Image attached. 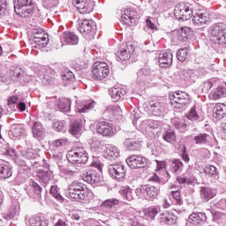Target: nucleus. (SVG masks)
Segmentation results:
<instances>
[{
	"mask_svg": "<svg viewBox=\"0 0 226 226\" xmlns=\"http://www.w3.org/2000/svg\"><path fill=\"white\" fill-rule=\"evenodd\" d=\"M124 146L129 151H139L140 149V143L132 139H127L124 141Z\"/></svg>",
	"mask_w": 226,
	"mask_h": 226,
	"instance_id": "a18cd8bd",
	"label": "nucleus"
},
{
	"mask_svg": "<svg viewBox=\"0 0 226 226\" xmlns=\"http://www.w3.org/2000/svg\"><path fill=\"white\" fill-rule=\"evenodd\" d=\"M200 199L203 202H207L215 197V192L209 187L203 186L200 191Z\"/></svg>",
	"mask_w": 226,
	"mask_h": 226,
	"instance_id": "e433bc0d",
	"label": "nucleus"
},
{
	"mask_svg": "<svg viewBox=\"0 0 226 226\" xmlns=\"http://www.w3.org/2000/svg\"><path fill=\"white\" fill-rule=\"evenodd\" d=\"M135 193H136L137 197H139V199H145V200H146V185L138 187L135 190Z\"/></svg>",
	"mask_w": 226,
	"mask_h": 226,
	"instance_id": "0e129e2a",
	"label": "nucleus"
},
{
	"mask_svg": "<svg viewBox=\"0 0 226 226\" xmlns=\"http://www.w3.org/2000/svg\"><path fill=\"white\" fill-rule=\"evenodd\" d=\"M162 211L160 206H153L149 207L145 210L146 218H149L150 220H154L156 215Z\"/></svg>",
	"mask_w": 226,
	"mask_h": 226,
	"instance_id": "ea45409f",
	"label": "nucleus"
},
{
	"mask_svg": "<svg viewBox=\"0 0 226 226\" xmlns=\"http://www.w3.org/2000/svg\"><path fill=\"white\" fill-rule=\"evenodd\" d=\"M121 20L125 26H132L137 22V18H135V11L130 9H126L122 15Z\"/></svg>",
	"mask_w": 226,
	"mask_h": 226,
	"instance_id": "c85d7f7f",
	"label": "nucleus"
},
{
	"mask_svg": "<svg viewBox=\"0 0 226 226\" xmlns=\"http://www.w3.org/2000/svg\"><path fill=\"white\" fill-rule=\"evenodd\" d=\"M91 165L92 167L97 169L99 172H102V170H103V164L102 163V162H100V159H98L97 157L94 158Z\"/></svg>",
	"mask_w": 226,
	"mask_h": 226,
	"instance_id": "69168bd1",
	"label": "nucleus"
},
{
	"mask_svg": "<svg viewBox=\"0 0 226 226\" xmlns=\"http://www.w3.org/2000/svg\"><path fill=\"white\" fill-rule=\"evenodd\" d=\"M170 103L175 109H185L190 104V95L186 92L177 91L170 94Z\"/></svg>",
	"mask_w": 226,
	"mask_h": 226,
	"instance_id": "f03ea898",
	"label": "nucleus"
},
{
	"mask_svg": "<svg viewBox=\"0 0 226 226\" xmlns=\"http://www.w3.org/2000/svg\"><path fill=\"white\" fill-rule=\"evenodd\" d=\"M38 177L42 181V183H49L52 179V171L40 170L37 173Z\"/></svg>",
	"mask_w": 226,
	"mask_h": 226,
	"instance_id": "79ce46f5",
	"label": "nucleus"
},
{
	"mask_svg": "<svg viewBox=\"0 0 226 226\" xmlns=\"http://www.w3.org/2000/svg\"><path fill=\"white\" fill-rule=\"evenodd\" d=\"M160 193V187L146 185V200H154Z\"/></svg>",
	"mask_w": 226,
	"mask_h": 226,
	"instance_id": "58836bf2",
	"label": "nucleus"
},
{
	"mask_svg": "<svg viewBox=\"0 0 226 226\" xmlns=\"http://www.w3.org/2000/svg\"><path fill=\"white\" fill-rule=\"evenodd\" d=\"M119 204H121V201L117 198H110L104 200L100 207L102 209L105 216H113V218L120 220L119 213L116 214V207L119 206Z\"/></svg>",
	"mask_w": 226,
	"mask_h": 226,
	"instance_id": "20e7f679",
	"label": "nucleus"
},
{
	"mask_svg": "<svg viewBox=\"0 0 226 226\" xmlns=\"http://www.w3.org/2000/svg\"><path fill=\"white\" fill-rule=\"evenodd\" d=\"M179 149L181 151L182 160H184V162H185V163H188V162H190V156L186 153V146L180 145Z\"/></svg>",
	"mask_w": 226,
	"mask_h": 226,
	"instance_id": "680f3d73",
	"label": "nucleus"
},
{
	"mask_svg": "<svg viewBox=\"0 0 226 226\" xmlns=\"http://www.w3.org/2000/svg\"><path fill=\"white\" fill-rule=\"evenodd\" d=\"M171 124L173 126L179 130L182 133H185L188 130V124L185 118L174 117L171 119Z\"/></svg>",
	"mask_w": 226,
	"mask_h": 226,
	"instance_id": "72a5a7b5",
	"label": "nucleus"
},
{
	"mask_svg": "<svg viewBox=\"0 0 226 226\" xmlns=\"http://www.w3.org/2000/svg\"><path fill=\"white\" fill-rule=\"evenodd\" d=\"M62 42L67 45H77L79 43V36L73 32H64L62 34Z\"/></svg>",
	"mask_w": 226,
	"mask_h": 226,
	"instance_id": "c756f323",
	"label": "nucleus"
},
{
	"mask_svg": "<svg viewBox=\"0 0 226 226\" xmlns=\"http://www.w3.org/2000/svg\"><path fill=\"white\" fill-rule=\"evenodd\" d=\"M34 11L33 0H16L14 3V11L19 17H29Z\"/></svg>",
	"mask_w": 226,
	"mask_h": 226,
	"instance_id": "f257e3e1",
	"label": "nucleus"
},
{
	"mask_svg": "<svg viewBox=\"0 0 226 226\" xmlns=\"http://www.w3.org/2000/svg\"><path fill=\"white\" fill-rule=\"evenodd\" d=\"M11 132L13 137H16V139H19V137H22V125L20 124L12 125L11 128Z\"/></svg>",
	"mask_w": 226,
	"mask_h": 226,
	"instance_id": "4d7b16f0",
	"label": "nucleus"
},
{
	"mask_svg": "<svg viewBox=\"0 0 226 226\" xmlns=\"http://www.w3.org/2000/svg\"><path fill=\"white\" fill-rule=\"evenodd\" d=\"M3 154H4L5 156H11V158L17 156V151H15V149L11 148V147H7L5 148V150L3 151Z\"/></svg>",
	"mask_w": 226,
	"mask_h": 226,
	"instance_id": "774afa93",
	"label": "nucleus"
},
{
	"mask_svg": "<svg viewBox=\"0 0 226 226\" xmlns=\"http://www.w3.org/2000/svg\"><path fill=\"white\" fill-rule=\"evenodd\" d=\"M20 154L24 156V158H26V160H34V158H36V152L33 148H28L26 150H20L22 149L21 147H19Z\"/></svg>",
	"mask_w": 226,
	"mask_h": 226,
	"instance_id": "49530a36",
	"label": "nucleus"
},
{
	"mask_svg": "<svg viewBox=\"0 0 226 226\" xmlns=\"http://www.w3.org/2000/svg\"><path fill=\"white\" fill-rule=\"evenodd\" d=\"M72 4L82 15L93 11V3L91 0H72Z\"/></svg>",
	"mask_w": 226,
	"mask_h": 226,
	"instance_id": "2eb2a0df",
	"label": "nucleus"
},
{
	"mask_svg": "<svg viewBox=\"0 0 226 226\" xmlns=\"http://www.w3.org/2000/svg\"><path fill=\"white\" fill-rule=\"evenodd\" d=\"M149 110L153 116H163L165 114V103L158 101H151L149 102Z\"/></svg>",
	"mask_w": 226,
	"mask_h": 226,
	"instance_id": "412c9836",
	"label": "nucleus"
},
{
	"mask_svg": "<svg viewBox=\"0 0 226 226\" xmlns=\"http://www.w3.org/2000/svg\"><path fill=\"white\" fill-rule=\"evenodd\" d=\"M81 177L84 181L89 185H94V186H99V185H102V179H103L102 175L94 170H87L83 171Z\"/></svg>",
	"mask_w": 226,
	"mask_h": 226,
	"instance_id": "f8f14e48",
	"label": "nucleus"
},
{
	"mask_svg": "<svg viewBox=\"0 0 226 226\" xmlns=\"http://www.w3.org/2000/svg\"><path fill=\"white\" fill-rule=\"evenodd\" d=\"M34 43H40V40H42L43 45H49V34L41 28L35 27L33 30Z\"/></svg>",
	"mask_w": 226,
	"mask_h": 226,
	"instance_id": "a878e982",
	"label": "nucleus"
},
{
	"mask_svg": "<svg viewBox=\"0 0 226 226\" xmlns=\"http://www.w3.org/2000/svg\"><path fill=\"white\" fill-rule=\"evenodd\" d=\"M50 72H52V69H47L45 67H42L41 69V72L38 77L41 82L44 84V86H47V84H50L52 82V77L49 76V74H45V73H50Z\"/></svg>",
	"mask_w": 226,
	"mask_h": 226,
	"instance_id": "4c0bfd02",
	"label": "nucleus"
},
{
	"mask_svg": "<svg viewBox=\"0 0 226 226\" xmlns=\"http://www.w3.org/2000/svg\"><path fill=\"white\" fill-rule=\"evenodd\" d=\"M186 117L190 121H198L199 113H197V108L195 106L191 109L189 113L186 115Z\"/></svg>",
	"mask_w": 226,
	"mask_h": 226,
	"instance_id": "13d9d810",
	"label": "nucleus"
},
{
	"mask_svg": "<svg viewBox=\"0 0 226 226\" xmlns=\"http://www.w3.org/2000/svg\"><path fill=\"white\" fill-rule=\"evenodd\" d=\"M66 158L70 163L73 164L86 163L89 160L87 151H86L84 147H79L75 150L69 151Z\"/></svg>",
	"mask_w": 226,
	"mask_h": 226,
	"instance_id": "39448f33",
	"label": "nucleus"
},
{
	"mask_svg": "<svg viewBox=\"0 0 226 226\" xmlns=\"http://www.w3.org/2000/svg\"><path fill=\"white\" fill-rule=\"evenodd\" d=\"M92 73L95 80H103V79H107L109 73H110L109 64L105 62H95L92 68Z\"/></svg>",
	"mask_w": 226,
	"mask_h": 226,
	"instance_id": "0eeeda50",
	"label": "nucleus"
},
{
	"mask_svg": "<svg viewBox=\"0 0 226 226\" xmlns=\"http://www.w3.org/2000/svg\"><path fill=\"white\" fill-rule=\"evenodd\" d=\"M172 57L173 56L170 52L160 53L158 56L160 66L162 68H169L172 64Z\"/></svg>",
	"mask_w": 226,
	"mask_h": 226,
	"instance_id": "7c9ffc66",
	"label": "nucleus"
},
{
	"mask_svg": "<svg viewBox=\"0 0 226 226\" xmlns=\"http://www.w3.org/2000/svg\"><path fill=\"white\" fill-rule=\"evenodd\" d=\"M211 36L216 38V42L219 45H225L226 43V24L217 23L212 26L210 29Z\"/></svg>",
	"mask_w": 226,
	"mask_h": 226,
	"instance_id": "6e6552de",
	"label": "nucleus"
},
{
	"mask_svg": "<svg viewBox=\"0 0 226 226\" xmlns=\"http://www.w3.org/2000/svg\"><path fill=\"white\" fill-rule=\"evenodd\" d=\"M79 31L83 36L94 39L96 34V23L93 19H84L79 23Z\"/></svg>",
	"mask_w": 226,
	"mask_h": 226,
	"instance_id": "1a4fd4ad",
	"label": "nucleus"
},
{
	"mask_svg": "<svg viewBox=\"0 0 226 226\" xmlns=\"http://www.w3.org/2000/svg\"><path fill=\"white\" fill-rule=\"evenodd\" d=\"M94 105H96V102L94 101H87L83 104L78 105L76 107V110L79 114H86V112H89V110L94 109Z\"/></svg>",
	"mask_w": 226,
	"mask_h": 226,
	"instance_id": "c9c22d12",
	"label": "nucleus"
},
{
	"mask_svg": "<svg viewBox=\"0 0 226 226\" xmlns=\"http://www.w3.org/2000/svg\"><path fill=\"white\" fill-rule=\"evenodd\" d=\"M223 96H226V87L222 86H219L209 94V98H211V100H220V98H223Z\"/></svg>",
	"mask_w": 226,
	"mask_h": 226,
	"instance_id": "a19ab883",
	"label": "nucleus"
},
{
	"mask_svg": "<svg viewBox=\"0 0 226 226\" xmlns=\"http://www.w3.org/2000/svg\"><path fill=\"white\" fill-rule=\"evenodd\" d=\"M186 56H188V49H181L177 52V59H178L180 63L186 61Z\"/></svg>",
	"mask_w": 226,
	"mask_h": 226,
	"instance_id": "bf43d9fd",
	"label": "nucleus"
},
{
	"mask_svg": "<svg viewBox=\"0 0 226 226\" xmlns=\"http://www.w3.org/2000/svg\"><path fill=\"white\" fill-rule=\"evenodd\" d=\"M95 130L97 133L102 135L103 137H114L116 135V129L114 124L107 122L101 121L96 124Z\"/></svg>",
	"mask_w": 226,
	"mask_h": 226,
	"instance_id": "ddd939ff",
	"label": "nucleus"
},
{
	"mask_svg": "<svg viewBox=\"0 0 226 226\" xmlns=\"http://www.w3.org/2000/svg\"><path fill=\"white\" fill-rule=\"evenodd\" d=\"M32 189H33V192L34 193V198L37 199V200L41 199V190H43L41 188V186H40V185H38V183L33 182L32 183Z\"/></svg>",
	"mask_w": 226,
	"mask_h": 226,
	"instance_id": "5fc2aeb1",
	"label": "nucleus"
},
{
	"mask_svg": "<svg viewBox=\"0 0 226 226\" xmlns=\"http://www.w3.org/2000/svg\"><path fill=\"white\" fill-rule=\"evenodd\" d=\"M19 215H20L19 208H11L9 212L3 214V218H4V220L10 221L13 220L15 216H19Z\"/></svg>",
	"mask_w": 226,
	"mask_h": 226,
	"instance_id": "8fccbe9b",
	"label": "nucleus"
},
{
	"mask_svg": "<svg viewBox=\"0 0 226 226\" xmlns=\"http://www.w3.org/2000/svg\"><path fill=\"white\" fill-rule=\"evenodd\" d=\"M192 33L191 27L184 26L180 30H175L173 32V40H175L177 45H185L192 38Z\"/></svg>",
	"mask_w": 226,
	"mask_h": 226,
	"instance_id": "9d476101",
	"label": "nucleus"
},
{
	"mask_svg": "<svg viewBox=\"0 0 226 226\" xmlns=\"http://www.w3.org/2000/svg\"><path fill=\"white\" fill-rule=\"evenodd\" d=\"M149 75H151V70L147 68L140 69L139 71H138V73H137L136 83L139 84V86L146 84V81L149 78Z\"/></svg>",
	"mask_w": 226,
	"mask_h": 226,
	"instance_id": "473e14b6",
	"label": "nucleus"
},
{
	"mask_svg": "<svg viewBox=\"0 0 226 226\" xmlns=\"http://www.w3.org/2000/svg\"><path fill=\"white\" fill-rule=\"evenodd\" d=\"M108 172L113 179L123 181L126 177V168L121 163L109 164L108 166Z\"/></svg>",
	"mask_w": 226,
	"mask_h": 226,
	"instance_id": "9b49d317",
	"label": "nucleus"
},
{
	"mask_svg": "<svg viewBox=\"0 0 226 226\" xmlns=\"http://www.w3.org/2000/svg\"><path fill=\"white\" fill-rule=\"evenodd\" d=\"M158 221L163 225H176L177 223V216L174 215L172 212L166 211L160 214Z\"/></svg>",
	"mask_w": 226,
	"mask_h": 226,
	"instance_id": "6ab92c4d",
	"label": "nucleus"
},
{
	"mask_svg": "<svg viewBox=\"0 0 226 226\" xmlns=\"http://www.w3.org/2000/svg\"><path fill=\"white\" fill-rule=\"evenodd\" d=\"M171 196H172V199H174L175 203L177 206L183 205V200H181V192H179V191H172Z\"/></svg>",
	"mask_w": 226,
	"mask_h": 226,
	"instance_id": "052dcab7",
	"label": "nucleus"
},
{
	"mask_svg": "<svg viewBox=\"0 0 226 226\" xmlns=\"http://www.w3.org/2000/svg\"><path fill=\"white\" fill-rule=\"evenodd\" d=\"M8 106L11 109V110H20V112H24L26 110V102H20V98L16 95H13L8 99Z\"/></svg>",
	"mask_w": 226,
	"mask_h": 226,
	"instance_id": "4be33fe9",
	"label": "nucleus"
},
{
	"mask_svg": "<svg viewBox=\"0 0 226 226\" xmlns=\"http://www.w3.org/2000/svg\"><path fill=\"white\" fill-rule=\"evenodd\" d=\"M110 98L114 102H119V100H124V96H126V88L123 87H113L109 90Z\"/></svg>",
	"mask_w": 226,
	"mask_h": 226,
	"instance_id": "aec40b11",
	"label": "nucleus"
},
{
	"mask_svg": "<svg viewBox=\"0 0 226 226\" xmlns=\"http://www.w3.org/2000/svg\"><path fill=\"white\" fill-rule=\"evenodd\" d=\"M119 194L124 200H127L128 202H132V200H133V189L128 185L121 186L119 189Z\"/></svg>",
	"mask_w": 226,
	"mask_h": 226,
	"instance_id": "f704fd0d",
	"label": "nucleus"
},
{
	"mask_svg": "<svg viewBox=\"0 0 226 226\" xmlns=\"http://www.w3.org/2000/svg\"><path fill=\"white\" fill-rule=\"evenodd\" d=\"M49 193L50 195H52V197L56 199V200H64L63 196L61 195V193H59V188L56 185H53L50 187Z\"/></svg>",
	"mask_w": 226,
	"mask_h": 226,
	"instance_id": "6e6d98bb",
	"label": "nucleus"
},
{
	"mask_svg": "<svg viewBox=\"0 0 226 226\" xmlns=\"http://www.w3.org/2000/svg\"><path fill=\"white\" fill-rule=\"evenodd\" d=\"M147 124L152 130H156V128H160V126L162 125V122L158 120H148L147 122Z\"/></svg>",
	"mask_w": 226,
	"mask_h": 226,
	"instance_id": "338daca9",
	"label": "nucleus"
},
{
	"mask_svg": "<svg viewBox=\"0 0 226 226\" xmlns=\"http://www.w3.org/2000/svg\"><path fill=\"white\" fill-rule=\"evenodd\" d=\"M211 23V15L202 6L199 7V26L206 27Z\"/></svg>",
	"mask_w": 226,
	"mask_h": 226,
	"instance_id": "b1692460",
	"label": "nucleus"
},
{
	"mask_svg": "<svg viewBox=\"0 0 226 226\" xmlns=\"http://www.w3.org/2000/svg\"><path fill=\"white\" fill-rule=\"evenodd\" d=\"M126 163L131 169H143L147 166V158L142 155H131L126 159Z\"/></svg>",
	"mask_w": 226,
	"mask_h": 226,
	"instance_id": "4468645a",
	"label": "nucleus"
},
{
	"mask_svg": "<svg viewBox=\"0 0 226 226\" xmlns=\"http://www.w3.org/2000/svg\"><path fill=\"white\" fill-rule=\"evenodd\" d=\"M57 107L62 112H69L72 107V101L68 98L61 99L57 103Z\"/></svg>",
	"mask_w": 226,
	"mask_h": 226,
	"instance_id": "37998d69",
	"label": "nucleus"
},
{
	"mask_svg": "<svg viewBox=\"0 0 226 226\" xmlns=\"http://www.w3.org/2000/svg\"><path fill=\"white\" fill-rule=\"evenodd\" d=\"M203 172L207 176H210V177H216V176H218V172H216V167L213 165H206L203 168Z\"/></svg>",
	"mask_w": 226,
	"mask_h": 226,
	"instance_id": "3c124183",
	"label": "nucleus"
},
{
	"mask_svg": "<svg viewBox=\"0 0 226 226\" xmlns=\"http://www.w3.org/2000/svg\"><path fill=\"white\" fill-rule=\"evenodd\" d=\"M68 197L72 200H86L87 191L80 182L74 181L68 186Z\"/></svg>",
	"mask_w": 226,
	"mask_h": 226,
	"instance_id": "7ed1b4c3",
	"label": "nucleus"
},
{
	"mask_svg": "<svg viewBox=\"0 0 226 226\" xmlns=\"http://www.w3.org/2000/svg\"><path fill=\"white\" fill-rule=\"evenodd\" d=\"M53 130L56 132H65L66 131V122L55 120L52 125Z\"/></svg>",
	"mask_w": 226,
	"mask_h": 226,
	"instance_id": "09e8293b",
	"label": "nucleus"
},
{
	"mask_svg": "<svg viewBox=\"0 0 226 226\" xmlns=\"http://www.w3.org/2000/svg\"><path fill=\"white\" fill-rule=\"evenodd\" d=\"M134 50L135 49L132 44H122L117 53V58L121 61H128Z\"/></svg>",
	"mask_w": 226,
	"mask_h": 226,
	"instance_id": "f3484780",
	"label": "nucleus"
},
{
	"mask_svg": "<svg viewBox=\"0 0 226 226\" xmlns=\"http://www.w3.org/2000/svg\"><path fill=\"white\" fill-rule=\"evenodd\" d=\"M25 222L26 226H49V219L42 215L26 216Z\"/></svg>",
	"mask_w": 226,
	"mask_h": 226,
	"instance_id": "dca6fc26",
	"label": "nucleus"
},
{
	"mask_svg": "<svg viewBox=\"0 0 226 226\" xmlns=\"http://www.w3.org/2000/svg\"><path fill=\"white\" fill-rule=\"evenodd\" d=\"M119 153H121L119 147L113 145H107L104 147L102 156H104L106 160L112 161L119 158Z\"/></svg>",
	"mask_w": 226,
	"mask_h": 226,
	"instance_id": "a211bd4d",
	"label": "nucleus"
},
{
	"mask_svg": "<svg viewBox=\"0 0 226 226\" xmlns=\"http://www.w3.org/2000/svg\"><path fill=\"white\" fill-rule=\"evenodd\" d=\"M69 133L74 137H79L82 133V120L72 118L71 120Z\"/></svg>",
	"mask_w": 226,
	"mask_h": 226,
	"instance_id": "bb28decb",
	"label": "nucleus"
},
{
	"mask_svg": "<svg viewBox=\"0 0 226 226\" xmlns=\"http://www.w3.org/2000/svg\"><path fill=\"white\" fill-rule=\"evenodd\" d=\"M213 117L217 121H222L223 117H226V105L216 104L213 109Z\"/></svg>",
	"mask_w": 226,
	"mask_h": 226,
	"instance_id": "2f4dec72",
	"label": "nucleus"
},
{
	"mask_svg": "<svg viewBox=\"0 0 226 226\" xmlns=\"http://www.w3.org/2000/svg\"><path fill=\"white\" fill-rule=\"evenodd\" d=\"M90 148L91 151L94 153H97V154H102L103 151L105 150V146L98 138L93 137L89 139Z\"/></svg>",
	"mask_w": 226,
	"mask_h": 226,
	"instance_id": "cd10ccee",
	"label": "nucleus"
},
{
	"mask_svg": "<svg viewBox=\"0 0 226 226\" xmlns=\"http://www.w3.org/2000/svg\"><path fill=\"white\" fill-rule=\"evenodd\" d=\"M174 15L177 20H182L183 22L190 20L192 15H193V8L190 4H182L175 7Z\"/></svg>",
	"mask_w": 226,
	"mask_h": 226,
	"instance_id": "423d86ee",
	"label": "nucleus"
},
{
	"mask_svg": "<svg viewBox=\"0 0 226 226\" xmlns=\"http://www.w3.org/2000/svg\"><path fill=\"white\" fill-rule=\"evenodd\" d=\"M188 223L191 225H199V213H192L189 215Z\"/></svg>",
	"mask_w": 226,
	"mask_h": 226,
	"instance_id": "e2e57ef3",
	"label": "nucleus"
},
{
	"mask_svg": "<svg viewBox=\"0 0 226 226\" xmlns=\"http://www.w3.org/2000/svg\"><path fill=\"white\" fill-rule=\"evenodd\" d=\"M162 138L163 140H165V142H168L169 144H176L177 137L174 131H165L162 133Z\"/></svg>",
	"mask_w": 226,
	"mask_h": 226,
	"instance_id": "c03bdc74",
	"label": "nucleus"
},
{
	"mask_svg": "<svg viewBox=\"0 0 226 226\" xmlns=\"http://www.w3.org/2000/svg\"><path fill=\"white\" fill-rule=\"evenodd\" d=\"M52 146L56 149H62V147H66V146H68V139L63 138L56 139L52 142Z\"/></svg>",
	"mask_w": 226,
	"mask_h": 226,
	"instance_id": "603ef678",
	"label": "nucleus"
},
{
	"mask_svg": "<svg viewBox=\"0 0 226 226\" xmlns=\"http://www.w3.org/2000/svg\"><path fill=\"white\" fill-rule=\"evenodd\" d=\"M32 133L33 137L37 139V140H43V138L45 137V127H43V124H41V122H34Z\"/></svg>",
	"mask_w": 226,
	"mask_h": 226,
	"instance_id": "393cba45",
	"label": "nucleus"
},
{
	"mask_svg": "<svg viewBox=\"0 0 226 226\" xmlns=\"http://www.w3.org/2000/svg\"><path fill=\"white\" fill-rule=\"evenodd\" d=\"M170 167L173 172H179V170H183V162L179 159H173Z\"/></svg>",
	"mask_w": 226,
	"mask_h": 226,
	"instance_id": "864d4df0",
	"label": "nucleus"
},
{
	"mask_svg": "<svg viewBox=\"0 0 226 226\" xmlns=\"http://www.w3.org/2000/svg\"><path fill=\"white\" fill-rule=\"evenodd\" d=\"M62 79L65 82V84H70V82H73V80L75 79V74L72 71L65 69L62 72Z\"/></svg>",
	"mask_w": 226,
	"mask_h": 226,
	"instance_id": "de8ad7c7",
	"label": "nucleus"
},
{
	"mask_svg": "<svg viewBox=\"0 0 226 226\" xmlns=\"http://www.w3.org/2000/svg\"><path fill=\"white\" fill-rule=\"evenodd\" d=\"M13 176V167L8 163L0 160V177L2 179H10Z\"/></svg>",
	"mask_w": 226,
	"mask_h": 226,
	"instance_id": "5701e85b",
	"label": "nucleus"
}]
</instances>
